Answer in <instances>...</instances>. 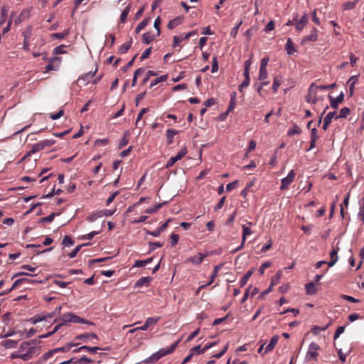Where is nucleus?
Segmentation results:
<instances>
[{"instance_id": "4", "label": "nucleus", "mask_w": 364, "mask_h": 364, "mask_svg": "<svg viewBox=\"0 0 364 364\" xmlns=\"http://www.w3.org/2000/svg\"><path fill=\"white\" fill-rule=\"evenodd\" d=\"M317 85L311 83L309 86L308 94L306 97V100L309 103L316 104L318 102L316 97Z\"/></svg>"}, {"instance_id": "7", "label": "nucleus", "mask_w": 364, "mask_h": 364, "mask_svg": "<svg viewBox=\"0 0 364 364\" xmlns=\"http://www.w3.org/2000/svg\"><path fill=\"white\" fill-rule=\"evenodd\" d=\"M32 28L31 26L26 28L22 35L23 36V49L26 51H28L30 50L29 47V39L31 36Z\"/></svg>"}, {"instance_id": "28", "label": "nucleus", "mask_w": 364, "mask_h": 364, "mask_svg": "<svg viewBox=\"0 0 364 364\" xmlns=\"http://www.w3.org/2000/svg\"><path fill=\"white\" fill-rule=\"evenodd\" d=\"M305 289H306V292L308 295H313L316 293V289L314 284L313 282L306 284L305 286Z\"/></svg>"}, {"instance_id": "51", "label": "nucleus", "mask_w": 364, "mask_h": 364, "mask_svg": "<svg viewBox=\"0 0 364 364\" xmlns=\"http://www.w3.org/2000/svg\"><path fill=\"white\" fill-rule=\"evenodd\" d=\"M350 194L348 193L343 200V204L341 205V215L343 218V205L348 207L349 203Z\"/></svg>"}, {"instance_id": "30", "label": "nucleus", "mask_w": 364, "mask_h": 364, "mask_svg": "<svg viewBox=\"0 0 364 364\" xmlns=\"http://www.w3.org/2000/svg\"><path fill=\"white\" fill-rule=\"evenodd\" d=\"M58 61L59 60H58V58H53L50 59V63L45 68L46 70L49 71V70H56L57 68L58 67V64L55 67L54 63L58 62Z\"/></svg>"}, {"instance_id": "57", "label": "nucleus", "mask_w": 364, "mask_h": 364, "mask_svg": "<svg viewBox=\"0 0 364 364\" xmlns=\"http://www.w3.org/2000/svg\"><path fill=\"white\" fill-rule=\"evenodd\" d=\"M85 245H87V244L77 246L71 252L69 253V257L70 258H74L77 255V252L80 250L81 247Z\"/></svg>"}, {"instance_id": "43", "label": "nucleus", "mask_w": 364, "mask_h": 364, "mask_svg": "<svg viewBox=\"0 0 364 364\" xmlns=\"http://www.w3.org/2000/svg\"><path fill=\"white\" fill-rule=\"evenodd\" d=\"M167 79V75H161L160 77H156L154 80H153L150 85V87H152L156 85L158 83L165 81Z\"/></svg>"}, {"instance_id": "33", "label": "nucleus", "mask_w": 364, "mask_h": 364, "mask_svg": "<svg viewBox=\"0 0 364 364\" xmlns=\"http://www.w3.org/2000/svg\"><path fill=\"white\" fill-rule=\"evenodd\" d=\"M100 218H102V214L101 211L98 210L90 214L87 218V220L90 223H92Z\"/></svg>"}, {"instance_id": "46", "label": "nucleus", "mask_w": 364, "mask_h": 364, "mask_svg": "<svg viewBox=\"0 0 364 364\" xmlns=\"http://www.w3.org/2000/svg\"><path fill=\"white\" fill-rule=\"evenodd\" d=\"M149 20L145 18L141 22H140L137 26L136 27V33H139L141 30L144 29L145 26L148 24Z\"/></svg>"}, {"instance_id": "47", "label": "nucleus", "mask_w": 364, "mask_h": 364, "mask_svg": "<svg viewBox=\"0 0 364 364\" xmlns=\"http://www.w3.org/2000/svg\"><path fill=\"white\" fill-rule=\"evenodd\" d=\"M81 348H83V350H87L90 353H96L97 350H102L101 348L95 346V347H90L87 346H81Z\"/></svg>"}, {"instance_id": "38", "label": "nucleus", "mask_w": 364, "mask_h": 364, "mask_svg": "<svg viewBox=\"0 0 364 364\" xmlns=\"http://www.w3.org/2000/svg\"><path fill=\"white\" fill-rule=\"evenodd\" d=\"M350 114V109L348 107H343L340 110V113L336 116V119L345 118Z\"/></svg>"}, {"instance_id": "16", "label": "nucleus", "mask_w": 364, "mask_h": 364, "mask_svg": "<svg viewBox=\"0 0 364 364\" xmlns=\"http://www.w3.org/2000/svg\"><path fill=\"white\" fill-rule=\"evenodd\" d=\"M278 340H279V336H274L271 338L268 345L265 347L264 353H268L269 351H272L275 348V346L277 343Z\"/></svg>"}, {"instance_id": "26", "label": "nucleus", "mask_w": 364, "mask_h": 364, "mask_svg": "<svg viewBox=\"0 0 364 364\" xmlns=\"http://www.w3.org/2000/svg\"><path fill=\"white\" fill-rule=\"evenodd\" d=\"M301 132V128L296 125L294 124L287 132V135L291 136L295 134H299Z\"/></svg>"}, {"instance_id": "10", "label": "nucleus", "mask_w": 364, "mask_h": 364, "mask_svg": "<svg viewBox=\"0 0 364 364\" xmlns=\"http://www.w3.org/2000/svg\"><path fill=\"white\" fill-rule=\"evenodd\" d=\"M318 38V30L316 28H313L310 35L305 36L301 41V43L304 44L306 41L314 42Z\"/></svg>"}, {"instance_id": "18", "label": "nucleus", "mask_w": 364, "mask_h": 364, "mask_svg": "<svg viewBox=\"0 0 364 364\" xmlns=\"http://www.w3.org/2000/svg\"><path fill=\"white\" fill-rule=\"evenodd\" d=\"M286 50L287 53L290 55H294L296 52V50L295 49L294 43L291 38L287 39L286 43Z\"/></svg>"}, {"instance_id": "34", "label": "nucleus", "mask_w": 364, "mask_h": 364, "mask_svg": "<svg viewBox=\"0 0 364 364\" xmlns=\"http://www.w3.org/2000/svg\"><path fill=\"white\" fill-rule=\"evenodd\" d=\"M161 319L160 316L158 317H149L145 321V323L148 327L150 326H154L157 323V322Z\"/></svg>"}, {"instance_id": "50", "label": "nucleus", "mask_w": 364, "mask_h": 364, "mask_svg": "<svg viewBox=\"0 0 364 364\" xmlns=\"http://www.w3.org/2000/svg\"><path fill=\"white\" fill-rule=\"evenodd\" d=\"M42 149H43L42 146L40 144V142L35 144L32 146V148H31V151L28 152V154H35L36 152L40 151Z\"/></svg>"}, {"instance_id": "6", "label": "nucleus", "mask_w": 364, "mask_h": 364, "mask_svg": "<svg viewBox=\"0 0 364 364\" xmlns=\"http://www.w3.org/2000/svg\"><path fill=\"white\" fill-rule=\"evenodd\" d=\"M294 177H295L294 171L291 170L289 172L288 175L285 178L282 179L280 189L281 190L287 189L289 187V186L292 183V181H294Z\"/></svg>"}, {"instance_id": "58", "label": "nucleus", "mask_w": 364, "mask_h": 364, "mask_svg": "<svg viewBox=\"0 0 364 364\" xmlns=\"http://www.w3.org/2000/svg\"><path fill=\"white\" fill-rule=\"evenodd\" d=\"M190 352L193 353V355L195 353H197L199 355V354H202V353H205V350H204V348L201 349L200 346L198 345V346L191 348Z\"/></svg>"}, {"instance_id": "8", "label": "nucleus", "mask_w": 364, "mask_h": 364, "mask_svg": "<svg viewBox=\"0 0 364 364\" xmlns=\"http://www.w3.org/2000/svg\"><path fill=\"white\" fill-rule=\"evenodd\" d=\"M328 98L331 107L333 109H337L339 104L344 100V94L341 92L336 97H333L331 95H328Z\"/></svg>"}, {"instance_id": "1", "label": "nucleus", "mask_w": 364, "mask_h": 364, "mask_svg": "<svg viewBox=\"0 0 364 364\" xmlns=\"http://www.w3.org/2000/svg\"><path fill=\"white\" fill-rule=\"evenodd\" d=\"M39 343L40 341L36 339L22 342L18 348L21 359L26 361L38 356L41 353Z\"/></svg>"}, {"instance_id": "59", "label": "nucleus", "mask_w": 364, "mask_h": 364, "mask_svg": "<svg viewBox=\"0 0 364 364\" xmlns=\"http://www.w3.org/2000/svg\"><path fill=\"white\" fill-rule=\"evenodd\" d=\"M218 70V63L217 57H213V64L211 68V72L213 73H216Z\"/></svg>"}, {"instance_id": "27", "label": "nucleus", "mask_w": 364, "mask_h": 364, "mask_svg": "<svg viewBox=\"0 0 364 364\" xmlns=\"http://www.w3.org/2000/svg\"><path fill=\"white\" fill-rule=\"evenodd\" d=\"M3 346H4L6 348H14L17 346L18 345V341H14V340H11V339H9V340H6L3 342L2 343Z\"/></svg>"}, {"instance_id": "25", "label": "nucleus", "mask_w": 364, "mask_h": 364, "mask_svg": "<svg viewBox=\"0 0 364 364\" xmlns=\"http://www.w3.org/2000/svg\"><path fill=\"white\" fill-rule=\"evenodd\" d=\"M166 202H164L161 203H158L152 207H150L146 210V213L149 214L155 213H156Z\"/></svg>"}, {"instance_id": "23", "label": "nucleus", "mask_w": 364, "mask_h": 364, "mask_svg": "<svg viewBox=\"0 0 364 364\" xmlns=\"http://www.w3.org/2000/svg\"><path fill=\"white\" fill-rule=\"evenodd\" d=\"M58 320L63 326L68 325V323H71V313L63 314Z\"/></svg>"}, {"instance_id": "37", "label": "nucleus", "mask_w": 364, "mask_h": 364, "mask_svg": "<svg viewBox=\"0 0 364 364\" xmlns=\"http://www.w3.org/2000/svg\"><path fill=\"white\" fill-rule=\"evenodd\" d=\"M27 280L24 279H18L17 280H16L14 284H12V286L11 287V288L6 291V293H9L11 291H12L13 290H14L18 285H20L21 284H23V282H26ZM6 294V292H5ZM2 294H4V293H3Z\"/></svg>"}, {"instance_id": "54", "label": "nucleus", "mask_w": 364, "mask_h": 364, "mask_svg": "<svg viewBox=\"0 0 364 364\" xmlns=\"http://www.w3.org/2000/svg\"><path fill=\"white\" fill-rule=\"evenodd\" d=\"M127 133H128V132H126L125 135L119 141V146H118L119 149H122L124 146H125L128 144L129 141L127 137Z\"/></svg>"}, {"instance_id": "40", "label": "nucleus", "mask_w": 364, "mask_h": 364, "mask_svg": "<svg viewBox=\"0 0 364 364\" xmlns=\"http://www.w3.org/2000/svg\"><path fill=\"white\" fill-rule=\"evenodd\" d=\"M76 362L77 363H79V364H89V363H92L93 362V360L89 358H87V356L84 355L82 357H81L80 358H76Z\"/></svg>"}, {"instance_id": "41", "label": "nucleus", "mask_w": 364, "mask_h": 364, "mask_svg": "<svg viewBox=\"0 0 364 364\" xmlns=\"http://www.w3.org/2000/svg\"><path fill=\"white\" fill-rule=\"evenodd\" d=\"M267 76H268V73H267V68H259V80H264L267 77Z\"/></svg>"}, {"instance_id": "48", "label": "nucleus", "mask_w": 364, "mask_h": 364, "mask_svg": "<svg viewBox=\"0 0 364 364\" xmlns=\"http://www.w3.org/2000/svg\"><path fill=\"white\" fill-rule=\"evenodd\" d=\"M58 214L59 213H57V215H58ZM55 215H56L55 213H51L50 215H49L46 217L41 218L40 223H50L53 220Z\"/></svg>"}, {"instance_id": "17", "label": "nucleus", "mask_w": 364, "mask_h": 364, "mask_svg": "<svg viewBox=\"0 0 364 364\" xmlns=\"http://www.w3.org/2000/svg\"><path fill=\"white\" fill-rule=\"evenodd\" d=\"M151 281V277H144L140 278L139 280L136 281L135 283L136 287H142L144 286H148L150 282Z\"/></svg>"}, {"instance_id": "29", "label": "nucleus", "mask_w": 364, "mask_h": 364, "mask_svg": "<svg viewBox=\"0 0 364 364\" xmlns=\"http://www.w3.org/2000/svg\"><path fill=\"white\" fill-rule=\"evenodd\" d=\"M358 218L364 223V198H363L360 201V208Z\"/></svg>"}, {"instance_id": "60", "label": "nucleus", "mask_w": 364, "mask_h": 364, "mask_svg": "<svg viewBox=\"0 0 364 364\" xmlns=\"http://www.w3.org/2000/svg\"><path fill=\"white\" fill-rule=\"evenodd\" d=\"M109 140L107 138L105 139H99L95 140V146H105L108 144Z\"/></svg>"}, {"instance_id": "13", "label": "nucleus", "mask_w": 364, "mask_h": 364, "mask_svg": "<svg viewBox=\"0 0 364 364\" xmlns=\"http://www.w3.org/2000/svg\"><path fill=\"white\" fill-rule=\"evenodd\" d=\"M71 323H84V324H89L92 325L93 323L90 322V321L80 318L77 315L71 313Z\"/></svg>"}, {"instance_id": "19", "label": "nucleus", "mask_w": 364, "mask_h": 364, "mask_svg": "<svg viewBox=\"0 0 364 364\" xmlns=\"http://www.w3.org/2000/svg\"><path fill=\"white\" fill-rule=\"evenodd\" d=\"M8 13L9 7L6 6H2L1 9L0 26L6 22Z\"/></svg>"}, {"instance_id": "45", "label": "nucleus", "mask_w": 364, "mask_h": 364, "mask_svg": "<svg viewBox=\"0 0 364 364\" xmlns=\"http://www.w3.org/2000/svg\"><path fill=\"white\" fill-rule=\"evenodd\" d=\"M130 11V6L128 5L124 11L122 12L120 16V21L121 22L124 23L127 17V15L129 14Z\"/></svg>"}, {"instance_id": "21", "label": "nucleus", "mask_w": 364, "mask_h": 364, "mask_svg": "<svg viewBox=\"0 0 364 364\" xmlns=\"http://www.w3.org/2000/svg\"><path fill=\"white\" fill-rule=\"evenodd\" d=\"M95 73H96V70L94 72H88L86 74L78 78V80L79 81L82 80V81H84V84L87 85L90 82L91 78H92L94 77V75H95Z\"/></svg>"}, {"instance_id": "22", "label": "nucleus", "mask_w": 364, "mask_h": 364, "mask_svg": "<svg viewBox=\"0 0 364 364\" xmlns=\"http://www.w3.org/2000/svg\"><path fill=\"white\" fill-rule=\"evenodd\" d=\"M155 38V35L151 32H146L143 34V42L145 44H149L152 42Z\"/></svg>"}, {"instance_id": "3", "label": "nucleus", "mask_w": 364, "mask_h": 364, "mask_svg": "<svg viewBox=\"0 0 364 364\" xmlns=\"http://www.w3.org/2000/svg\"><path fill=\"white\" fill-rule=\"evenodd\" d=\"M319 349L320 347L316 343L311 342L309 346L308 350L305 356L306 361H309L313 358H316L318 355V350Z\"/></svg>"}, {"instance_id": "44", "label": "nucleus", "mask_w": 364, "mask_h": 364, "mask_svg": "<svg viewBox=\"0 0 364 364\" xmlns=\"http://www.w3.org/2000/svg\"><path fill=\"white\" fill-rule=\"evenodd\" d=\"M235 96H236L235 92H234L231 95L230 102L228 109V112L232 111L235 107V105H236Z\"/></svg>"}, {"instance_id": "52", "label": "nucleus", "mask_w": 364, "mask_h": 364, "mask_svg": "<svg viewBox=\"0 0 364 364\" xmlns=\"http://www.w3.org/2000/svg\"><path fill=\"white\" fill-rule=\"evenodd\" d=\"M282 82V80L279 77H276L274 80L273 85H272V89L274 92H277L279 87L280 86Z\"/></svg>"}, {"instance_id": "63", "label": "nucleus", "mask_w": 364, "mask_h": 364, "mask_svg": "<svg viewBox=\"0 0 364 364\" xmlns=\"http://www.w3.org/2000/svg\"><path fill=\"white\" fill-rule=\"evenodd\" d=\"M54 143V141L53 140H50V139H46V140H43V141H41L40 142V144H41L42 146V149H43L45 147H47V146H50L51 145H53Z\"/></svg>"}, {"instance_id": "64", "label": "nucleus", "mask_w": 364, "mask_h": 364, "mask_svg": "<svg viewBox=\"0 0 364 364\" xmlns=\"http://www.w3.org/2000/svg\"><path fill=\"white\" fill-rule=\"evenodd\" d=\"M344 331H345V326H339L335 332V334L333 336L334 340L337 339L340 336V335L344 332Z\"/></svg>"}, {"instance_id": "2", "label": "nucleus", "mask_w": 364, "mask_h": 364, "mask_svg": "<svg viewBox=\"0 0 364 364\" xmlns=\"http://www.w3.org/2000/svg\"><path fill=\"white\" fill-rule=\"evenodd\" d=\"M181 340L179 339L176 341L174 343H173L168 348H161L157 352L153 353L149 357L142 360L141 362H143V364H154V363L158 361L161 358L173 353L176 350Z\"/></svg>"}, {"instance_id": "62", "label": "nucleus", "mask_w": 364, "mask_h": 364, "mask_svg": "<svg viewBox=\"0 0 364 364\" xmlns=\"http://www.w3.org/2000/svg\"><path fill=\"white\" fill-rule=\"evenodd\" d=\"M170 239H171V245L175 246L178 242L179 237L178 235L173 233V234H171Z\"/></svg>"}, {"instance_id": "20", "label": "nucleus", "mask_w": 364, "mask_h": 364, "mask_svg": "<svg viewBox=\"0 0 364 364\" xmlns=\"http://www.w3.org/2000/svg\"><path fill=\"white\" fill-rule=\"evenodd\" d=\"M178 133V131L168 129L166 131V139H167V144H171L173 143V139L175 135H176Z\"/></svg>"}, {"instance_id": "11", "label": "nucleus", "mask_w": 364, "mask_h": 364, "mask_svg": "<svg viewBox=\"0 0 364 364\" xmlns=\"http://www.w3.org/2000/svg\"><path fill=\"white\" fill-rule=\"evenodd\" d=\"M251 225H252V223L248 222L247 223V225H243L242 226V240L243 241V242H245L247 237L252 234V230L250 229Z\"/></svg>"}, {"instance_id": "15", "label": "nucleus", "mask_w": 364, "mask_h": 364, "mask_svg": "<svg viewBox=\"0 0 364 364\" xmlns=\"http://www.w3.org/2000/svg\"><path fill=\"white\" fill-rule=\"evenodd\" d=\"M77 339L84 340L85 341H90L92 338L98 339L97 336L94 333H85L76 336Z\"/></svg>"}, {"instance_id": "39", "label": "nucleus", "mask_w": 364, "mask_h": 364, "mask_svg": "<svg viewBox=\"0 0 364 364\" xmlns=\"http://www.w3.org/2000/svg\"><path fill=\"white\" fill-rule=\"evenodd\" d=\"M68 34H69V31L65 30L64 31L60 32V33H53L51 36L53 38L63 39V38H65Z\"/></svg>"}, {"instance_id": "49", "label": "nucleus", "mask_w": 364, "mask_h": 364, "mask_svg": "<svg viewBox=\"0 0 364 364\" xmlns=\"http://www.w3.org/2000/svg\"><path fill=\"white\" fill-rule=\"evenodd\" d=\"M73 243H74L73 240L68 235L65 236V237L63 238V242H62V244L65 247H70V246L73 245Z\"/></svg>"}, {"instance_id": "56", "label": "nucleus", "mask_w": 364, "mask_h": 364, "mask_svg": "<svg viewBox=\"0 0 364 364\" xmlns=\"http://www.w3.org/2000/svg\"><path fill=\"white\" fill-rule=\"evenodd\" d=\"M341 299H343L346 301H348L349 302H352V303H357V302L360 301L359 299H355L354 297H353L351 296H348V295H346V294H342L341 296Z\"/></svg>"}, {"instance_id": "14", "label": "nucleus", "mask_w": 364, "mask_h": 364, "mask_svg": "<svg viewBox=\"0 0 364 364\" xmlns=\"http://www.w3.org/2000/svg\"><path fill=\"white\" fill-rule=\"evenodd\" d=\"M339 248H335L330 252L331 261L328 262V267H333L338 259V252Z\"/></svg>"}, {"instance_id": "35", "label": "nucleus", "mask_w": 364, "mask_h": 364, "mask_svg": "<svg viewBox=\"0 0 364 364\" xmlns=\"http://www.w3.org/2000/svg\"><path fill=\"white\" fill-rule=\"evenodd\" d=\"M328 328V325L325 326H314L311 328V332L314 335H318L321 331H325Z\"/></svg>"}, {"instance_id": "5", "label": "nucleus", "mask_w": 364, "mask_h": 364, "mask_svg": "<svg viewBox=\"0 0 364 364\" xmlns=\"http://www.w3.org/2000/svg\"><path fill=\"white\" fill-rule=\"evenodd\" d=\"M187 154V149L186 147L181 148L175 156H172L169 159L166 164V168H170L174 165V164L181 160Z\"/></svg>"}, {"instance_id": "24", "label": "nucleus", "mask_w": 364, "mask_h": 364, "mask_svg": "<svg viewBox=\"0 0 364 364\" xmlns=\"http://www.w3.org/2000/svg\"><path fill=\"white\" fill-rule=\"evenodd\" d=\"M132 46V40L128 42L123 43L118 50V52L121 54L126 53Z\"/></svg>"}, {"instance_id": "36", "label": "nucleus", "mask_w": 364, "mask_h": 364, "mask_svg": "<svg viewBox=\"0 0 364 364\" xmlns=\"http://www.w3.org/2000/svg\"><path fill=\"white\" fill-rule=\"evenodd\" d=\"M145 70L142 68H138L134 73V76H133V80H132V86L134 87L136 85V80H137V77L140 75H142L144 73Z\"/></svg>"}, {"instance_id": "53", "label": "nucleus", "mask_w": 364, "mask_h": 364, "mask_svg": "<svg viewBox=\"0 0 364 364\" xmlns=\"http://www.w3.org/2000/svg\"><path fill=\"white\" fill-rule=\"evenodd\" d=\"M242 21H240L237 23V24L230 31V36L235 38L238 33V30L240 26L242 25Z\"/></svg>"}, {"instance_id": "42", "label": "nucleus", "mask_w": 364, "mask_h": 364, "mask_svg": "<svg viewBox=\"0 0 364 364\" xmlns=\"http://www.w3.org/2000/svg\"><path fill=\"white\" fill-rule=\"evenodd\" d=\"M149 252H151L155 250L156 248L162 247L163 243H161L160 242H150L149 243Z\"/></svg>"}, {"instance_id": "55", "label": "nucleus", "mask_w": 364, "mask_h": 364, "mask_svg": "<svg viewBox=\"0 0 364 364\" xmlns=\"http://www.w3.org/2000/svg\"><path fill=\"white\" fill-rule=\"evenodd\" d=\"M356 5V2L355 1H346L343 4V9L344 10H351L353 9Z\"/></svg>"}, {"instance_id": "9", "label": "nucleus", "mask_w": 364, "mask_h": 364, "mask_svg": "<svg viewBox=\"0 0 364 364\" xmlns=\"http://www.w3.org/2000/svg\"><path fill=\"white\" fill-rule=\"evenodd\" d=\"M206 256H207V254H203L201 252H199L198 254V255L190 257L186 260V262H191V263H192L193 264H195V265H198V264H201V262H203V259Z\"/></svg>"}, {"instance_id": "61", "label": "nucleus", "mask_w": 364, "mask_h": 364, "mask_svg": "<svg viewBox=\"0 0 364 364\" xmlns=\"http://www.w3.org/2000/svg\"><path fill=\"white\" fill-rule=\"evenodd\" d=\"M161 23V18L160 17H157L155 21H154V27L155 28V29L156 30V36H159L160 35V28H159V25Z\"/></svg>"}, {"instance_id": "32", "label": "nucleus", "mask_w": 364, "mask_h": 364, "mask_svg": "<svg viewBox=\"0 0 364 364\" xmlns=\"http://www.w3.org/2000/svg\"><path fill=\"white\" fill-rule=\"evenodd\" d=\"M222 267H223V264H218V265H216L214 267L213 273L210 277V281L207 283V285H210L213 282L214 279L217 276L219 270L221 269Z\"/></svg>"}, {"instance_id": "12", "label": "nucleus", "mask_w": 364, "mask_h": 364, "mask_svg": "<svg viewBox=\"0 0 364 364\" xmlns=\"http://www.w3.org/2000/svg\"><path fill=\"white\" fill-rule=\"evenodd\" d=\"M183 21V17L180 16H177L174 18H173L172 20L169 21L168 25H167V27L169 28V29H173L174 28H176V26H179L180 24H181Z\"/></svg>"}, {"instance_id": "31", "label": "nucleus", "mask_w": 364, "mask_h": 364, "mask_svg": "<svg viewBox=\"0 0 364 364\" xmlns=\"http://www.w3.org/2000/svg\"><path fill=\"white\" fill-rule=\"evenodd\" d=\"M252 274V271L249 270L243 275V277L240 280V284L241 287H243L244 285H245L247 284V281L249 280V279Z\"/></svg>"}]
</instances>
